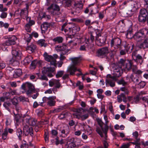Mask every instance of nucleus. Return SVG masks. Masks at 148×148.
Wrapping results in <instances>:
<instances>
[{
  "label": "nucleus",
  "instance_id": "obj_1",
  "mask_svg": "<svg viewBox=\"0 0 148 148\" xmlns=\"http://www.w3.org/2000/svg\"><path fill=\"white\" fill-rule=\"evenodd\" d=\"M110 45L111 48L110 51L113 54H115L118 49L120 50L122 46L121 40L117 37L112 38Z\"/></svg>",
  "mask_w": 148,
  "mask_h": 148
},
{
  "label": "nucleus",
  "instance_id": "obj_2",
  "mask_svg": "<svg viewBox=\"0 0 148 148\" xmlns=\"http://www.w3.org/2000/svg\"><path fill=\"white\" fill-rule=\"evenodd\" d=\"M134 37V39L137 41L143 40L145 38L148 37V29L145 28H143L139 30L135 34Z\"/></svg>",
  "mask_w": 148,
  "mask_h": 148
},
{
  "label": "nucleus",
  "instance_id": "obj_3",
  "mask_svg": "<svg viewBox=\"0 0 148 148\" xmlns=\"http://www.w3.org/2000/svg\"><path fill=\"white\" fill-rule=\"evenodd\" d=\"M104 119L105 121V123L103 122L101 119L99 118L97 119V121L98 124L103 131L105 135L106 136L108 129V124L109 121L108 120L107 116L106 115H104Z\"/></svg>",
  "mask_w": 148,
  "mask_h": 148
},
{
  "label": "nucleus",
  "instance_id": "obj_4",
  "mask_svg": "<svg viewBox=\"0 0 148 148\" xmlns=\"http://www.w3.org/2000/svg\"><path fill=\"white\" fill-rule=\"evenodd\" d=\"M43 56L46 61L50 62V64L56 67L57 62L56 59L58 58V56L56 54H54L53 56L49 55L47 52H45L43 54Z\"/></svg>",
  "mask_w": 148,
  "mask_h": 148
},
{
  "label": "nucleus",
  "instance_id": "obj_5",
  "mask_svg": "<svg viewBox=\"0 0 148 148\" xmlns=\"http://www.w3.org/2000/svg\"><path fill=\"white\" fill-rule=\"evenodd\" d=\"M112 67L113 69V75L117 78L120 76L122 73L121 68L122 67L121 64L119 65V62L117 63H114Z\"/></svg>",
  "mask_w": 148,
  "mask_h": 148
},
{
  "label": "nucleus",
  "instance_id": "obj_6",
  "mask_svg": "<svg viewBox=\"0 0 148 148\" xmlns=\"http://www.w3.org/2000/svg\"><path fill=\"white\" fill-rule=\"evenodd\" d=\"M119 65L121 64L122 67L123 66V68L125 70L129 71L131 70L132 62L131 60H126L123 59H121L119 61Z\"/></svg>",
  "mask_w": 148,
  "mask_h": 148
},
{
  "label": "nucleus",
  "instance_id": "obj_7",
  "mask_svg": "<svg viewBox=\"0 0 148 148\" xmlns=\"http://www.w3.org/2000/svg\"><path fill=\"white\" fill-rule=\"evenodd\" d=\"M55 68L51 67H44L42 69V72L43 74L47 75L49 77H52L54 75Z\"/></svg>",
  "mask_w": 148,
  "mask_h": 148
},
{
  "label": "nucleus",
  "instance_id": "obj_8",
  "mask_svg": "<svg viewBox=\"0 0 148 148\" xmlns=\"http://www.w3.org/2000/svg\"><path fill=\"white\" fill-rule=\"evenodd\" d=\"M105 10L108 11L107 16L109 19H112L115 18L117 13V11L115 9L109 6Z\"/></svg>",
  "mask_w": 148,
  "mask_h": 148
},
{
  "label": "nucleus",
  "instance_id": "obj_9",
  "mask_svg": "<svg viewBox=\"0 0 148 148\" xmlns=\"http://www.w3.org/2000/svg\"><path fill=\"white\" fill-rule=\"evenodd\" d=\"M106 39L105 36H102L100 33L98 34L96 37V43L98 46H102L104 45Z\"/></svg>",
  "mask_w": 148,
  "mask_h": 148
},
{
  "label": "nucleus",
  "instance_id": "obj_10",
  "mask_svg": "<svg viewBox=\"0 0 148 148\" xmlns=\"http://www.w3.org/2000/svg\"><path fill=\"white\" fill-rule=\"evenodd\" d=\"M56 97L55 96H51L48 97H44L42 98V101L44 102H46L47 105L53 106L55 105L56 101L54 100L56 99Z\"/></svg>",
  "mask_w": 148,
  "mask_h": 148
},
{
  "label": "nucleus",
  "instance_id": "obj_11",
  "mask_svg": "<svg viewBox=\"0 0 148 148\" xmlns=\"http://www.w3.org/2000/svg\"><path fill=\"white\" fill-rule=\"evenodd\" d=\"M11 53L12 56L16 59L20 60L21 59L22 54L21 51L18 47L13 48Z\"/></svg>",
  "mask_w": 148,
  "mask_h": 148
},
{
  "label": "nucleus",
  "instance_id": "obj_12",
  "mask_svg": "<svg viewBox=\"0 0 148 148\" xmlns=\"http://www.w3.org/2000/svg\"><path fill=\"white\" fill-rule=\"evenodd\" d=\"M109 51L107 47H105L98 50L97 56L101 58H103L107 56Z\"/></svg>",
  "mask_w": 148,
  "mask_h": 148
},
{
  "label": "nucleus",
  "instance_id": "obj_13",
  "mask_svg": "<svg viewBox=\"0 0 148 148\" xmlns=\"http://www.w3.org/2000/svg\"><path fill=\"white\" fill-rule=\"evenodd\" d=\"M60 132V136L62 137H65L69 134V128L67 126H63L58 129Z\"/></svg>",
  "mask_w": 148,
  "mask_h": 148
},
{
  "label": "nucleus",
  "instance_id": "obj_14",
  "mask_svg": "<svg viewBox=\"0 0 148 148\" xmlns=\"http://www.w3.org/2000/svg\"><path fill=\"white\" fill-rule=\"evenodd\" d=\"M80 69L77 68L76 66L74 65H71L68 67L67 71L71 75H74L76 71H80Z\"/></svg>",
  "mask_w": 148,
  "mask_h": 148
},
{
  "label": "nucleus",
  "instance_id": "obj_15",
  "mask_svg": "<svg viewBox=\"0 0 148 148\" xmlns=\"http://www.w3.org/2000/svg\"><path fill=\"white\" fill-rule=\"evenodd\" d=\"M26 21L28 22L25 26L26 31L28 32H31V27L35 24V22L33 20H31V18L27 17L26 18Z\"/></svg>",
  "mask_w": 148,
  "mask_h": 148
},
{
  "label": "nucleus",
  "instance_id": "obj_16",
  "mask_svg": "<svg viewBox=\"0 0 148 148\" xmlns=\"http://www.w3.org/2000/svg\"><path fill=\"white\" fill-rule=\"evenodd\" d=\"M23 128V133L25 136H28L29 134L31 136H32L33 135V130L32 128L29 127L27 125H24Z\"/></svg>",
  "mask_w": 148,
  "mask_h": 148
},
{
  "label": "nucleus",
  "instance_id": "obj_17",
  "mask_svg": "<svg viewBox=\"0 0 148 148\" xmlns=\"http://www.w3.org/2000/svg\"><path fill=\"white\" fill-rule=\"evenodd\" d=\"M17 39V38L15 36H12L5 42L4 44L8 46L14 45L16 43L15 41Z\"/></svg>",
  "mask_w": 148,
  "mask_h": 148
},
{
  "label": "nucleus",
  "instance_id": "obj_18",
  "mask_svg": "<svg viewBox=\"0 0 148 148\" xmlns=\"http://www.w3.org/2000/svg\"><path fill=\"white\" fill-rule=\"evenodd\" d=\"M51 23L45 22L42 24L41 26V32L42 34H45L48 31V29L51 25Z\"/></svg>",
  "mask_w": 148,
  "mask_h": 148
},
{
  "label": "nucleus",
  "instance_id": "obj_19",
  "mask_svg": "<svg viewBox=\"0 0 148 148\" xmlns=\"http://www.w3.org/2000/svg\"><path fill=\"white\" fill-rule=\"evenodd\" d=\"M125 43L124 45V47L125 49L128 53H131L133 49V45L130 42H124Z\"/></svg>",
  "mask_w": 148,
  "mask_h": 148
},
{
  "label": "nucleus",
  "instance_id": "obj_20",
  "mask_svg": "<svg viewBox=\"0 0 148 148\" xmlns=\"http://www.w3.org/2000/svg\"><path fill=\"white\" fill-rule=\"evenodd\" d=\"M129 78H130L132 82L136 84H138L139 83V77L136 75L132 74L129 77L128 76L126 77L127 80H128Z\"/></svg>",
  "mask_w": 148,
  "mask_h": 148
},
{
  "label": "nucleus",
  "instance_id": "obj_21",
  "mask_svg": "<svg viewBox=\"0 0 148 148\" xmlns=\"http://www.w3.org/2000/svg\"><path fill=\"white\" fill-rule=\"evenodd\" d=\"M139 48L145 49L148 48V39H145L143 41L141 42L138 45Z\"/></svg>",
  "mask_w": 148,
  "mask_h": 148
},
{
  "label": "nucleus",
  "instance_id": "obj_22",
  "mask_svg": "<svg viewBox=\"0 0 148 148\" xmlns=\"http://www.w3.org/2000/svg\"><path fill=\"white\" fill-rule=\"evenodd\" d=\"M116 80H113L109 79H106L105 83L107 86L109 85L111 87H114L115 86V81Z\"/></svg>",
  "mask_w": 148,
  "mask_h": 148
},
{
  "label": "nucleus",
  "instance_id": "obj_23",
  "mask_svg": "<svg viewBox=\"0 0 148 148\" xmlns=\"http://www.w3.org/2000/svg\"><path fill=\"white\" fill-rule=\"evenodd\" d=\"M67 24L66 23H65L63 24V25L62 26L61 30L62 31L64 30V31L66 32H68L67 33L68 34H72V33H73V29L72 28L69 27L68 28L64 29V27Z\"/></svg>",
  "mask_w": 148,
  "mask_h": 148
},
{
  "label": "nucleus",
  "instance_id": "obj_24",
  "mask_svg": "<svg viewBox=\"0 0 148 148\" xmlns=\"http://www.w3.org/2000/svg\"><path fill=\"white\" fill-rule=\"evenodd\" d=\"M25 120L26 122L31 126H34L36 124V120L33 118L29 117V118H26Z\"/></svg>",
  "mask_w": 148,
  "mask_h": 148
},
{
  "label": "nucleus",
  "instance_id": "obj_25",
  "mask_svg": "<svg viewBox=\"0 0 148 148\" xmlns=\"http://www.w3.org/2000/svg\"><path fill=\"white\" fill-rule=\"evenodd\" d=\"M19 59H16L12 56V58L9 60V63L13 66H17L19 65Z\"/></svg>",
  "mask_w": 148,
  "mask_h": 148
},
{
  "label": "nucleus",
  "instance_id": "obj_26",
  "mask_svg": "<svg viewBox=\"0 0 148 148\" xmlns=\"http://www.w3.org/2000/svg\"><path fill=\"white\" fill-rule=\"evenodd\" d=\"M28 11L27 9L22 10L21 11L20 16L22 18L25 19L28 17Z\"/></svg>",
  "mask_w": 148,
  "mask_h": 148
},
{
  "label": "nucleus",
  "instance_id": "obj_27",
  "mask_svg": "<svg viewBox=\"0 0 148 148\" xmlns=\"http://www.w3.org/2000/svg\"><path fill=\"white\" fill-rule=\"evenodd\" d=\"M36 48V46L35 45L32 44L27 47V50L29 53H31L34 51Z\"/></svg>",
  "mask_w": 148,
  "mask_h": 148
},
{
  "label": "nucleus",
  "instance_id": "obj_28",
  "mask_svg": "<svg viewBox=\"0 0 148 148\" xmlns=\"http://www.w3.org/2000/svg\"><path fill=\"white\" fill-rule=\"evenodd\" d=\"M136 62L140 63V64H141L143 61V59L142 57L140 54H138L135 58L133 59Z\"/></svg>",
  "mask_w": 148,
  "mask_h": 148
},
{
  "label": "nucleus",
  "instance_id": "obj_29",
  "mask_svg": "<svg viewBox=\"0 0 148 148\" xmlns=\"http://www.w3.org/2000/svg\"><path fill=\"white\" fill-rule=\"evenodd\" d=\"M89 39H88L86 40H85V43L84 45H81L79 48L80 51H85L86 50V48H87L89 45Z\"/></svg>",
  "mask_w": 148,
  "mask_h": 148
},
{
  "label": "nucleus",
  "instance_id": "obj_30",
  "mask_svg": "<svg viewBox=\"0 0 148 148\" xmlns=\"http://www.w3.org/2000/svg\"><path fill=\"white\" fill-rule=\"evenodd\" d=\"M69 60H71L73 63L72 65L76 66L81 61V59L79 57H76L74 58H70Z\"/></svg>",
  "mask_w": 148,
  "mask_h": 148
},
{
  "label": "nucleus",
  "instance_id": "obj_31",
  "mask_svg": "<svg viewBox=\"0 0 148 148\" xmlns=\"http://www.w3.org/2000/svg\"><path fill=\"white\" fill-rule=\"evenodd\" d=\"M67 47L65 45H63L62 46L58 45L55 47V49L58 52L64 50L66 49Z\"/></svg>",
  "mask_w": 148,
  "mask_h": 148
},
{
  "label": "nucleus",
  "instance_id": "obj_32",
  "mask_svg": "<svg viewBox=\"0 0 148 148\" xmlns=\"http://www.w3.org/2000/svg\"><path fill=\"white\" fill-rule=\"evenodd\" d=\"M22 74V70L20 69H18L15 70L14 73L13 74L14 77L16 78L21 76Z\"/></svg>",
  "mask_w": 148,
  "mask_h": 148
},
{
  "label": "nucleus",
  "instance_id": "obj_33",
  "mask_svg": "<svg viewBox=\"0 0 148 148\" xmlns=\"http://www.w3.org/2000/svg\"><path fill=\"white\" fill-rule=\"evenodd\" d=\"M148 16L139 14L138 16V20L140 22L144 23L148 18Z\"/></svg>",
  "mask_w": 148,
  "mask_h": 148
},
{
  "label": "nucleus",
  "instance_id": "obj_34",
  "mask_svg": "<svg viewBox=\"0 0 148 148\" xmlns=\"http://www.w3.org/2000/svg\"><path fill=\"white\" fill-rule=\"evenodd\" d=\"M52 9L59 11L60 10L59 6L57 4H52L50 7L48 8L47 10Z\"/></svg>",
  "mask_w": 148,
  "mask_h": 148
},
{
  "label": "nucleus",
  "instance_id": "obj_35",
  "mask_svg": "<svg viewBox=\"0 0 148 148\" xmlns=\"http://www.w3.org/2000/svg\"><path fill=\"white\" fill-rule=\"evenodd\" d=\"M73 9L74 10L71 12V13L74 15H76L77 14L81 12V10L82 9L79 8L75 7L74 6Z\"/></svg>",
  "mask_w": 148,
  "mask_h": 148
},
{
  "label": "nucleus",
  "instance_id": "obj_36",
  "mask_svg": "<svg viewBox=\"0 0 148 148\" xmlns=\"http://www.w3.org/2000/svg\"><path fill=\"white\" fill-rule=\"evenodd\" d=\"M132 9L130 11L133 12L136 11L138 8V3L136 2H133L132 5Z\"/></svg>",
  "mask_w": 148,
  "mask_h": 148
},
{
  "label": "nucleus",
  "instance_id": "obj_37",
  "mask_svg": "<svg viewBox=\"0 0 148 148\" xmlns=\"http://www.w3.org/2000/svg\"><path fill=\"white\" fill-rule=\"evenodd\" d=\"M83 4L81 1L77 2H75L74 4L75 7L78 8L82 9L83 8Z\"/></svg>",
  "mask_w": 148,
  "mask_h": 148
},
{
  "label": "nucleus",
  "instance_id": "obj_38",
  "mask_svg": "<svg viewBox=\"0 0 148 148\" xmlns=\"http://www.w3.org/2000/svg\"><path fill=\"white\" fill-rule=\"evenodd\" d=\"M139 14L148 16L147 11L145 8L141 9L140 11Z\"/></svg>",
  "mask_w": 148,
  "mask_h": 148
},
{
  "label": "nucleus",
  "instance_id": "obj_39",
  "mask_svg": "<svg viewBox=\"0 0 148 148\" xmlns=\"http://www.w3.org/2000/svg\"><path fill=\"white\" fill-rule=\"evenodd\" d=\"M38 62L37 60H34L32 61L30 64V68L32 69H35L36 66V65Z\"/></svg>",
  "mask_w": 148,
  "mask_h": 148
},
{
  "label": "nucleus",
  "instance_id": "obj_40",
  "mask_svg": "<svg viewBox=\"0 0 148 148\" xmlns=\"http://www.w3.org/2000/svg\"><path fill=\"white\" fill-rule=\"evenodd\" d=\"M53 40L54 42H56L61 43L62 42L63 39L62 37L58 36L54 38L53 39Z\"/></svg>",
  "mask_w": 148,
  "mask_h": 148
},
{
  "label": "nucleus",
  "instance_id": "obj_41",
  "mask_svg": "<svg viewBox=\"0 0 148 148\" xmlns=\"http://www.w3.org/2000/svg\"><path fill=\"white\" fill-rule=\"evenodd\" d=\"M8 134V130L7 128H5L4 129V132L2 134V138L3 140H5L7 137Z\"/></svg>",
  "mask_w": 148,
  "mask_h": 148
},
{
  "label": "nucleus",
  "instance_id": "obj_42",
  "mask_svg": "<svg viewBox=\"0 0 148 148\" xmlns=\"http://www.w3.org/2000/svg\"><path fill=\"white\" fill-rule=\"evenodd\" d=\"M45 40L44 39H40L37 42L38 45L41 47L44 46L45 47L46 46V44L45 43Z\"/></svg>",
  "mask_w": 148,
  "mask_h": 148
},
{
  "label": "nucleus",
  "instance_id": "obj_43",
  "mask_svg": "<svg viewBox=\"0 0 148 148\" xmlns=\"http://www.w3.org/2000/svg\"><path fill=\"white\" fill-rule=\"evenodd\" d=\"M17 135L19 140H21V137L22 135V131L20 128H18L16 130Z\"/></svg>",
  "mask_w": 148,
  "mask_h": 148
},
{
  "label": "nucleus",
  "instance_id": "obj_44",
  "mask_svg": "<svg viewBox=\"0 0 148 148\" xmlns=\"http://www.w3.org/2000/svg\"><path fill=\"white\" fill-rule=\"evenodd\" d=\"M68 113L66 111H64L61 113L58 116V118L60 119H62L65 117L66 116H67Z\"/></svg>",
  "mask_w": 148,
  "mask_h": 148
},
{
  "label": "nucleus",
  "instance_id": "obj_45",
  "mask_svg": "<svg viewBox=\"0 0 148 148\" xmlns=\"http://www.w3.org/2000/svg\"><path fill=\"white\" fill-rule=\"evenodd\" d=\"M96 131L101 136V137H103V132L104 133L101 127V128L99 127H97L96 128Z\"/></svg>",
  "mask_w": 148,
  "mask_h": 148
},
{
  "label": "nucleus",
  "instance_id": "obj_46",
  "mask_svg": "<svg viewBox=\"0 0 148 148\" xmlns=\"http://www.w3.org/2000/svg\"><path fill=\"white\" fill-rule=\"evenodd\" d=\"M11 105V104L10 102H6L4 103L3 105L7 110L9 111L10 110L9 107Z\"/></svg>",
  "mask_w": 148,
  "mask_h": 148
},
{
  "label": "nucleus",
  "instance_id": "obj_47",
  "mask_svg": "<svg viewBox=\"0 0 148 148\" xmlns=\"http://www.w3.org/2000/svg\"><path fill=\"white\" fill-rule=\"evenodd\" d=\"M53 85H55V86H56L57 88H60V84L59 80L55 79H53Z\"/></svg>",
  "mask_w": 148,
  "mask_h": 148
},
{
  "label": "nucleus",
  "instance_id": "obj_48",
  "mask_svg": "<svg viewBox=\"0 0 148 148\" xmlns=\"http://www.w3.org/2000/svg\"><path fill=\"white\" fill-rule=\"evenodd\" d=\"M63 3L65 7H69L71 5V0H64Z\"/></svg>",
  "mask_w": 148,
  "mask_h": 148
},
{
  "label": "nucleus",
  "instance_id": "obj_49",
  "mask_svg": "<svg viewBox=\"0 0 148 148\" xmlns=\"http://www.w3.org/2000/svg\"><path fill=\"white\" fill-rule=\"evenodd\" d=\"M11 101L12 104L15 105L16 106L18 104V98L17 97L13 98L11 100Z\"/></svg>",
  "mask_w": 148,
  "mask_h": 148
},
{
  "label": "nucleus",
  "instance_id": "obj_50",
  "mask_svg": "<svg viewBox=\"0 0 148 148\" xmlns=\"http://www.w3.org/2000/svg\"><path fill=\"white\" fill-rule=\"evenodd\" d=\"M49 134L48 132L46 131L45 132V140L46 143H48L49 142Z\"/></svg>",
  "mask_w": 148,
  "mask_h": 148
},
{
  "label": "nucleus",
  "instance_id": "obj_51",
  "mask_svg": "<svg viewBox=\"0 0 148 148\" xmlns=\"http://www.w3.org/2000/svg\"><path fill=\"white\" fill-rule=\"evenodd\" d=\"M30 58L28 57H26L23 60V62L25 65L28 64L31 62Z\"/></svg>",
  "mask_w": 148,
  "mask_h": 148
},
{
  "label": "nucleus",
  "instance_id": "obj_52",
  "mask_svg": "<svg viewBox=\"0 0 148 148\" xmlns=\"http://www.w3.org/2000/svg\"><path fill=\"white\" fill-rule=\"evenodd\" d=\"M15 116H14V120L16 122L18 123L19 122L21 116L19 114H14Z\"/></svg>",
  "mask_w": 148,
  "mask_h": 148
},
{
  "label": "nucleus",
  "instance_id": "obj_53",
  "mask_svg": "<svg viewBox=\"0 0 148 148\" xmlns=\"http://www.w3.org/2000/svg\"><path fill=\"white\" fill-rule=\"evenodd\" d=\"M76 146L75 144L72 142L66 145V148H74Z\"/></svg>",
  "mask_w": 148,
  "mask_h": 148
},
{
  "label": "nucleus",
  "instance_id": "obj_54",
  "mask_svg": "<svg viewBox=\"0 0 148 148\" xmlns=\"http://www.w3.org/2000/svg\"><path fill=\"white\" fill-rule=\"evenodd\" d=\"M73 115L74 117L78 119H81V114L79 113H75L73 114Z\"/></svg>",
  "mask_w": 148,
  "mask_h": 148
},
{
  "label": "nucleus",
  "instance_id": "obj_55",
  "mask_svg": "<svg viewBox=\"0 0 148 148\" xmlns=\"http://www.w3.org/2000/svg\"><path fill=\"white\" fill-rule=\"evenodd\" d=\"M35 90H32L31 89L28 88V90L26 92V94L27 95L29 96L32 94L35 93Z\"/></svg>",
  "mask_w": 148,
  "mask_h": 148
},
{
  "label": "nucleus",
  "instance_id": "obj_56",
  "mask_svg": "<svg viewBox=\"0 0 148 148\" xmlns=\"http://www.w3.org/2000/svg\"><path fill=\"white\" fill-rule=\"evenodd\" d=\"M64 72V71H58L56 75V77L57 78L61 77L63 74Z\"/></svg>",
  "mask_w": 148,
  "mask_h": 148
},
{
  "label": "nucleus",
  "instance_id": "obj_57",
  "mask_svg": "<svg viewBox=\"0 0 148 148\" xmlns=\"http://www.w3.org/2000/svg\"><path fill=\"white\" fill-rule=\"evenodd\" d=\"M132 33V29L131 28V27L130 30H127V33L125 34V35L127 38H130V36H131Z\"/></svg>",
  "mask_w": 148,
  "mask_h": 148
},
{
  "label": "nucleus",
  "instance_id": "obj_58",
  "mask_svg": "<svg viewBox=\"0 0 148 148\" xmlns=\"http://www.w3.org/2000/svg\"><path fill=\"white\" fill-rule=\"evenodd\" d=\"M76 85L77 86H79V90H82L83 88V84L80 81H77L76 84Z\"/></svg>",
  "mask_w": 148,
  "mask_h": 148
},
{
  "label": "nucleus",
  "instance_id": "obj_59",
  "mask_svg": "<svg viewBox=\"0 0 148 148\" xmlns=\"http://www.w3.org/2000/svg\"><path fill=\"white\" fill-rule=\"evenodd\" d=\"M63 110L62 108H59L55 109L52 111V113H55L60 112Z\"/></svg>",
  "mask_w": 148,
  "mask_h": 148
},
{
  "label": "nucleus",
  "instance_id": "obj_60",
  "mask_svg": "<svg viewBox=\"0 0 148 148\" xmlns=\"http://www.w3.org/2000/svg\"><path fill=\"white\" fill-rule=\"evenodd\" d=\"M138 69V67L136 65H134L132 64V67L131 68V70H132L133 72L134 73Z\"/></svg>",
  "mask_w": 148,
  "mask_h": 148
},
{
  "label": "nucleus",
  "instance_id": "obj_61",
  "mask_svg": "<svg viewBox=\"0 0 148 148\" xmlns=\"http://www.w3.org/2000/svg\"><path fill=\"white\" fill-rule=\"evenodd\" d=\"M106 77V79L110 78L111 79H112L116 80V78L114 76V75H113V76H112L111 75L108 74L107 75Z\"/></svg>",
  "mask_w": 148,
  "mask_h": 148
},
{
  "label": "nucleus",
  "instance_id": "obj_62",
  "mask_svg": "<svg viewBox=\"0 0 148 148\" xmlns=\"http://www.w3.org/2000/svg\"><path fill=\"white\" fill-rule=\"evenodd\" d=\"M140 97L139 95H137L136 97L134 98L133 101L136 103H138L140 99Z\"/></svg>",
  "mask_w": 148,
  "mask_h": 148
},
{
  "label": "nucleus",
  "instance_id": "obj_63",
  "mask_svg": "<svg viewBox=\"0 0 148 148\" xmlns=\"http://www.w3.org/2000/svg\"><path fill=\"white\" fill-rule=\"evenodd\" d=\"M27 88H28L31 89L32 90H35L34 87L32 84L28 82V85L27 84Z\"/></svg>",
  "mask_w": 148,
  "mask_h": 148
},
{
  "label": "nucleus",
  "instance_id": "obj_64",
  "mask_svg": "<svg viewBox=\"0 0 148 148\" xmlns=\"http://www.w3.org/2000/svg\"><path fill=\"white\" fill-rule=\"evenodd\" d=\"M103 144L104 148L102 147H99L98 148H108V144L106 141H104Z\"/></svg>",
  "mask_w": 148,
  "mask_h": 148
}]
</instances>
